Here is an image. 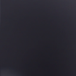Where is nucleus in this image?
Instances as JSON below:
<instances>
[{"label":"nucleus","instance_id":"obj_1","mask_svg":"<svg viewBox=\"0 0 76 76\" xmlns=\"http://www.w3.org/2000/svg\"><path fill=\"white\" fill-rule=\"evenodd\" d=\"M47 76H48V18H47Z\"/></svg>","mask_w":76,"mask_h":76}]
</instances>
